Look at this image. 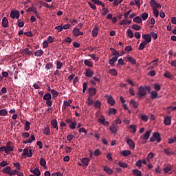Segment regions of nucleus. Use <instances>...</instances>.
<instances>
[{"label":"nucleus","mask_w":176,"mask_h":176,"mask_svg":"<svg viewBox=\"0 0 176 176\" xmlns=\"http://www.w3.org/2000/svg\"><path fill=\"white\" fill-rule=\"evenodd\" d=\"M43 100L45 102L47 107H52L53 105V101H52V94L50 93H47L43 96Z\"/></svg>","instance_id":"obj_1"},{"label":"nucleus","mask_w":176,"mask_h":176,"mask_svg":"<svg viewBox=\"0 0 176 176\" xmlns=\"http://www.w3.org/2000/svg\"><path fill=\"white\" fill-rule=\"evenodd\" d=\"M146 94H147V92H146V89H145V87H144L143 86H140V87L138 88L137 96L138 98H142V97H145Z\"/></svg>","instance_id":"obj_2"},{"label":"nucleus","mask_w":176,"mask_h":176,"mask_svg":"<svg viewBox=\"0 0 176 176\" xmlns=\"http://www.w3.org/2000/svg\"><path fill=\"white\" fill-rule=\"evenodd\" d=\"M6 148V153L7 155H9V153H10V152H13L14 151V148L12 146V142H8L6 144V146H5Z\"/></svg>","instance_id":"obj_3"},{"label":"nucleus","mask_w":176,"mask_h":176,"mask_svg":"<svg viewBox=\"0 0 176 176\" xmlns=\"http://www.w3.org/2000/svg\"><path fill=\"white\" fill-rule=\"evenodd\" d=\"M24 156H28V157H32V150H29L28 148H24L23 153L21 155V159H23V157Z\"/></svg>","instance_id":"obj_4"},{"label":"nucleus","mask_w":176,"mask_h":176,"mask_svg":"<svg viewBox=\"0 0 176 176\" xmlns=\"http://www.w3.org/2000/svg\"><path fill=\"white\" fill-rule=\"evenodd\" d=\"M150 6H151L153 10H157V8H162V4L157 3L155 0H151Z\"/></svg>","instance_id":"obj_5"},{"label":"nucleus","mask_w":176,"mask_h":176,"mask_svg":"<svg viewBox=\"0 0 176 176\" xmlns=\"http://www.w3.org/2000/svg\"><path fill=\"white\" fill-rule=\"evenodd\" d=\"M10 16L12 19H19L20 12L17 10H12Z\"/></svg>","instance_id":"obj_6"},{"label":"nucleus","mask_w":176,"mask_h":176,"mask_svg":"<svg viewBox=\"0 0 176 176\" xmlns=\"http://www.w3.org/2000/svg\"><path fill=\"white\" fill-rule=\"evenodd\" d=\"M126 144L129 145L130 149H134L135 148V144H134V142L129 138H126Z\"/></svg>","instance_id":"obj_7"},{"label":"nucleus","mask_w":176,"mask_h":176,"mask_svg":"<svg viewBox=\"0 0 176 176\" xmlns=\"http://www.w3.org/2000/svg\"><path fill=\"white\" fill-rule=\"evenodd\" d=\"M151 133H152V131H148L144 135L140 136V140H144V141L149 140V137H151Z\"/></svg>","instance_id":"obj_8"},{"label":"nucleus","mask_w":176,"mask_h":176,"mask_svg":"<svg viewBox=\"0 0 176 176\" xmlns=\"http://www.w3.org/2000/svg\"><path fill=\"white\" fill-rule=\"evenodd\" d=\"M85 75L87 78H91L94 75V72L90 69H86Z\"/></svg>","instance_id":"obj_9"},{"label":"nucleus","mask_w":176,"mask_h":176,"mask_svg":"<svg viewBox=\"0 0 176 176\" xmlns=\"http://www.w3.org/2000/svg\"><path fill=\"white\" fill-rule=\"evenodd\" d=\"M142 38L148 43H151V42H152V36H151V34H144L142 36Z\"/></svg>","instance_id":"obj_10"},{"label":"nucleus","mask_w":176,"mask_h":176,"mask_svg":"<svg viewBox=\"0 0 176 176\" xmlns=\"http://www.w3.org/2000/svg\"><path fill=\"white\" fill-rule=\"evenodd\" d=\"M90 162V159L87 157H85L81 159V163L84 167H87L89 166V162Z\"/></svg>","instance_id":"obj_11"},{"label":"nucleus","mask_w":176,"mask_h":176,"mask_svg":"<svg viewBox=\"0 0 176 176\" xmlns=\"http://www.w3.org/2000/svg\"><path fill=\"white\" fill-rule=\"evenodd\" d=\"M73 34L74 36H80V35H83V32H80V30H79L78 28H74L73 30Z\"/></svg>","instance_id":"obj_12"},{"label":"nucleus","mask_w":176,"mask_h":176,"mask_svg":"<svg viewBox=\"0 0 176 176\" xmlns=\"http://www.w3.org/2000/svg\"><path fill=\"white\" fill-rule=\"evenodd\" d=\"M109 131L111 133L116 134L118 133V126H116V125L112 124V125L111 126H109Z\"/></svg>","instance_id":"obj_13"},{"label":"nucleus","mask_w":176,"mask_h":176,"mask_svg":"<svg viewBox=\"0 0 176 176\" xmlns=\"http://www.w3.org/2000/svg\"><path fill=\"white\" fill-rule=\"evenodd\" d=\"M88 91L89 96L93 97V96H96V94L97 93V89H96V88L90 87L89 88Z\"/></svg>","instance_id":"obj_14"},{"label":"nucleus","mask_w":176,"mask_h":176,"mask_svg":"<svg viewBox=\"0 0 176 176\" xmlns=\"http://www.w3.org/2000/svg\"><path fill=\"white\" fill-rule=\"evenodd\" d=\"M118 58H119V56H113L111 59L109 60V64L113 67V65H115V63L118 61Z\"/></svg>","instance_id":"obj_15"},{"label":"nucleus","mask_w":176,"mask_h":176,"mask_svg":"<svg viewBox=\"0 0 176 176\" xmlns=\"http://www.w3.org/2000/svg\"><path fill=\"white\" fill-rule=\"evenodd\" d=\"M2 25L4 27V28H8V26L9 25V21H8V18L3 17L2 19Z\"/></svg>","instance_id":"obj_16"},{"label":"nucleus","mask_w":176,"mask_h":176,"mask_svg":"<svg viewBox=\"0 0 176 176\" xmlns=\"http://www.w3.org/2000/svg\"><path fill=\"white\" fill-rule=\"evenodd\" d=\"M164 123V124H166V126H170V124H171V117L170 116L165 117Z\"/></svg>","instance_id":"obj_17"},{"label":"nucleus","mask_w":176,"mask_h":176,"mask_svg":"<svg viewBox=\"0 0 176 176\" xmlns=\"http://www.w3.org/2000/svg\"><path fill=\"white\" fill-rule=\"evenodd\" d=\"M153 135H154V138L157 141V142H160L162 141V138H160V133L155 132Z\"/></svg>","instance_id":"obj_18"},{"label":"nucleus","mask_w":176,"mask_h":176,"mask_svg":"<svg viewBox=\"0 0 176 176\" xmlns=\"http://www.w3.org/2000/svg\"><path fill=\"white\" fill-rule=\"evenodd\" d=\"M120 153L124 157H127V156H130V155H131V152L130 151V150H124L121 151Z\"/></svg>","instance_id":"obj_19"},{"label":"nucleus","mask_w":176,"mask_h":176,"mask_svg":"<svg viewBox=\"0 0 176 176\" xmlns=\"http://www.w3.org/2000/svg\"><path fill=\"white\" fill-rule=\"evenodd\" d=\"M110 50L111 52V54L114 56V57H120V54H119V52H118L115 48H110Z\"/></svg>","instance_id":"obj_20"},{"label":"nucleus","mask_w":176,"mask_h":176,"mask_svg":"<svg viewBox=\"0 0 176 176\" xmlns=\"http://www.w3.org/2000/svg\"><path fill=\"white\" fill-rule=\"evenodd\" d=\"M151 97L153 100H155L156 98H159V94L156 91H152L151 93Z\"/></svg>","instance_id":"obj_21"},{"label":"nucleus","mask_w":176,"mask_h":176,"mask_svg":"<svg viewBox=\"0 0 176 176\" xmlns=\"http://www.w3.org/2000/svg\"><path fill=\"white\" fill-rule=\"evenodd\" d=\"M30 173H32V174H34V175H36V176L41 175V170H39V168H38L30 170Z\"/></svg>","instance_id":"obj_22"},{"label":"nucleus","mask_w":176,"mask_h":176,"mask_svg":"<svg viewBox=\"0 0 176 176\" xmlns=\"http://www.w3.org/2000/svg\"><path fill=\"white\" fill-rule=\"evenodd\" d=\"M91 1L94 2L95 5H100V6H102V8H105V3L100 0H91Z\"/></svg>","instance_id":"obj_23"},{"label":"nucleus","mask_w":176,"mask_h":176,"mask_svg":"<svg viewBox=\"0 0 176 176\" xmlns=\"http://www.w3.org/2000/svg\"><path fill=\"white\" fill-rule=\"evenodd\" d=\"M51 124L54 129H56V130H58V125L57 124V120L54 119L52 120Z\"/></svg>","instance_id":"obj_24"},{"label":"nucleus","mask_w":176,"mask_h":176,"mask_svg":"<svg viewBox=\"0 0 176 176\" xmlns=\"http://www.w3.org/2000/svg\"><path fill=\"white\" fill-rule=\"evenodd\" d=\"M107 102L108 104H110L111 107H113V105H115L116 104L115 100H113V98H112V96L108 97Z\"/></svg>","instance_id":"obj_25"},{"label":"nucleus","mask_w":176,"mask_h":176,"mask_svg":"<svg viewBox=\"0 0 176 176\" xmlns=\"http://www.w3.org/2000/svg\"><path fill=\"white\" fill-rule=\"evenodd\" d=\"M22 53L28 56H31V54H32V52H31L28 48H25L22 50Z\"/></svg>","instance_id":"obj_26"},{"label":"nucleus","mask_w":176,"mask_h":176,"mask_svg":"<svg viewBox=\"0 0 176 176\" xmlns=\"http://www.w3.org/2000/svg\"><path fill=\"white\" fill-rule=\"evenodd\" d=\"M98 35V28L95 27L92 30V36H94V38H96L97 37Z\"/></svg>","instance_id":"obj_27"},{"label":"nucleus","mask_w":176,"mask_h":176,"mask_svg":"<svg viewBox=\"0 0 176 176\" xmlns=\"http://www.w3.org/2000/svg\"><path fill=\"white\" fill-rule=\"evenodd\" d=\"M11 170L12 168H10V166H6L3 169V173H4L5 174H8V175H10Z\"/></svg>","instance_id":"obj_28"},{"label":"nucleus","mask_w":176,"mask_h":176,"mask_svg":"<svg viewBox=\"0 0 176 176\" xmlns=\"http://www.w3.org/2000/svg\"><path fill=\"white\" fill-rule=\"evenodd\" d=\"M77 124L76 121H73L69 124V127L71 129V130H75Z\"/></svg>","instance_id":"obj_29"},{"label":"nucleus","mask_w":176,"mask_h":176,"mask_svg":"<svg viewBox=\"0 0 176 176\" xmlns=\"http://www.w3.org/2000/svg\"><path fill=\"white\" fill-rule=\"evenodd\" d=\"M133 21L134 23H137L138 24H141L142 23V19L140 16H135L133 19Z\"/></svg>","instance_id":"obj_30"},{"label":"nucleus","mask_w":176,"mask_h":176,"mask_svg":"<svg viewBox=\"0 0 176 176\" xmlns=\"http://www.w3.org/2000/svg\"><path fill=\"white\" fill-rule=\"evenodd\" d=\"M42 54H43V50H36L34 52V56H36V57H41L42 56Z\"/></svg>","instance_id":"obj_31"},{"label":"nucleus","mask_w":176,"mask_h":176,"mask_svg":"<svg viewBox=\"0 0 176 176\" xmlns=\"http://www.w3.org/2000/svg\"><path fill=\"white\" fill-rule=\"evenodd\" d=\"M118 166H120V167H122V168H127V167H129V165L126 163L122 161H120L118 162Z\"/></svg>","instance_id":"obj_32"},{"label":"nucleus","mask_w":176,"mask_h":176,"mask_svg":"<svg viewBox=\"0 0 176 176\" xmlns=\"http://www.w3.org/2000/svg\"><path fill=\"white\" fill-rule=\"evenodd\" d=\"M0 116H8V111L6 109H2L0 110Z\"/></svg>","instance_id":"obj_33"},{"label":"nucleus","mask_w":176,"mask_h":176,"mask_svg":"<svg viewBox=\"0 0 176 176\" xmlns=\"http://www.w3.org/2000/svg\"><path fill=\"white\" fill-rule=\"evenodd\" d=\"M109 74H110L113 76H118V72L115 69H111L109 70Z\"/></svg>","instance_id":"obj_34"},{"label":"nucleus","mask_w":176,"mask_h":176,"mask_svg":"<svg viewBox=\"0 0 176 176\" xmlns=\"http://www.w3.org/2000/svg\"><path fill=\"white\" fill-rule=\"evenodd\" d=\"M133 173L134 174V175L136 176H142V172H141V170H138V169H135L133 170Z\"/></svg>","instance_id":"obj_35"},{"label":"nucleus","mask_w":176,"mask_h":176,"mask_svg":"<svg viewBox=\"0 0 176 176\" xmlns=\"http://www.w3.org/2000/svg\"><path fill=\"white\" fill-rule=\"evenodd\" d=\"M84 64L87 67H90L91 68H93V63L87 59L84 60Z\"/></svg>","instance_id":"obj_36"},{"label":"nucleus","mask_w":176,"mask_h":176,"mask_svg":"<svg viewBox=\"0 0 176 176\" xmlns=\"http://www.w3.org/2000/svg\"><path fill=\"white\" fill-rule=\"evenodd\" d=\"M104 171H105V173H107V174H112V173H113V170H112V169H111L108 166H105L104 168Z\"/></svg>","instance_id":"obj_37"},{"label":"nucleus","mask_w":176,"mask_h":176,"mask_svg":"<svg viewBox=\"0 0 176 176\" xmlns=\"http://www.w3.org/2000/svg\"><path fill=\"white\" fill-rule=\"evenodd\" d=\"M43 134H45V135H50V128L45 127Z\"/></svg>","instance_id":"obj_38"},{"label":"nucleus","mask_w":176,"mask_h":176,"mask_svg":"<svg viewBox=\"0 0 176 176\" xmlns=\"http://www.w3.org/2000/svg\"><path fill=\"white\" fill-rule=\"evenodd\" d=\"M51 94H52L53 98H56V97L58 96V92L54 89L51 90Z\"/></svg>","instance_id":"obj_39"},{"label":"nucleus","mask_w":176,"mask_h":176,"mask_svg":"<svg viewBox=\"0 0 176 176\" xmlns=\"http://www.w3.org/2000/svg\"><path fill=\"white\" fill-rule=\"evenodd\" d=\"M30 124L31 123L28 121H26L25 123V131H28L30 129Z\"/></svg>","instance_id":"obj_40"},{"label":"nucleus","mask_w":176,"mask_h":176,"mask_svg":"<svg viewBox=\"0 0 176 176\" xmlns=\"http://www.w3.org/2000/svg\"><path fill=\"white\" fill-rule=\"evenodd\" d=\"M89 57H91V58H92L94 61H98V60H100V58L97 57L96 54H89Z\"/></svg>","instance_id":"obj_41"},{"label":"nucleus","mask_w":176,"mask_h":176,"mask_svg":"<svg viewBox=\"0 0 176 176\" xmlns=\"http://www.w3.org/2000/svg\"><path fill=\"white\" fill-rule=\"evenodd\" d=\"M130 104L133 105V108H138V103L134 100H131Z\"/></svg>","instance_id":"obj_42"},{"label":"nucleus","mask_w":176,"mask_h":176,"mask_svg":"<svg viewBox=\"0 0 176 176\" xmlns=\"http://www.w3.org/2000/svg\"><path fill=\"white\" fill-rule=\"evenodd\" d=\"M32 141H35V135L34 134H32L30 138L28 140V144H32Z\"/></svg>","instance_id":"obj_43"},{"label":"nucleus","mask_w":176,"mask_h":176,"mask_svg":"<svg viewBox=\"0 0 176 176\" xmlns=\"http://www.w3.org/2000/svg\"><path fill=\"white\" fill-rule=\"evenodd\" d=\"M127 32L129 38H134V34L133 33V31L131 30L128 29Z\"/></svg>","instance_id":"obj_44"},{"label":"nucleus","mask_w":176,"mask_h":176,"mask_svg":"<svg viewBox=\"0 0 176 176\" xmlns=\"http://www.w3.org/2000/svg\"><path fill=\"white\" fill-rule=\"evenodd\" d=\"M109 113L110 115H116V110L115 108H109Z\"/></svg>","instance_id":"obj_45"},{"label":"nucleus","mask_w":176,"mask_h":176,"mask_svg":"<svg viewBox=\"0 0 176 176\" xmlns=\"http://www.w3.org/2000/svg\"><path fill=\"white\" fill-rule=\"evenodd\" d=\"M154 89L155 90H157V91H160V89H162V86L160 85L155 83L154 84Z\"/></svg>","instance_id":"obj_46"},{"label":"nucleus","mask_w":176,"mask_h":176,"mask_svg":"<svg viewBox=\"0 0 176 176\" xmlns=\"http://www.w3.org/2000/svg\"><path fill=\"white\" fill-rule=\"evenodd\" d=\"M148 13L144 12L142 14L141 16L143 20V21H145L148 19Z\"/></svg>","instance_id":"obj_47"},{"label":"nucleus","mask_w":176,"mask_h":176,"mask_svg":"<svg viewBox=\"0 0 176 176\" xmlns=\"http://www.w3.org/2000/svg\"><path fill=\"white\" fill-rule=\"evenodd\" d=\"M63 68V63L58 60L56 62V69H61Z\"/></svg>","instance_id":"obj_48"},{"label":"nucleus","mask_w":176,"mask_h":176,"mask_svg":"<svg viewBox=\"0 0 176 176\" xmlns=\"http://www.w3.org/2000/svg\"><path fill=\"white\" fill-rule=\"evenodd\" d=\"M102 16H106V14H108V12H109V10H108V8H105V7H103V8L102 9Z\"/></svg>","instance_id":"obj_49"},{"label":"nucleus","mask_w":176,"mask_h":176,"mask_svg":"<svg viewBox=\"0 0 176 176\" xmlns=\"http://www.w3.org/2000/svg\"><path fill=\"white\" fill-rule=\"evenodd\" d=\"M164 76H165V78H168V79H171V78H173V75H171V73L168 72H165Z\"/></svg>","instance_id":"obj_50"},{"label":"nucleus","mask_w":176,"mask_h":176,"mask_svg":"<svg viewBox=\"0 0 176 176\" xmlns=\"http://www.w3.org/2000/svg\"><path fill=\"white\" fill-rule=\"evenodd\" d=\"M133 30H135V31H140L141 30V27L137 24H134L132 25Z\"/></svg>","instance_id":"obj_51"},{"label":"nucleus","mask_w":176,"mask_h":176,"mask_svg":"<svg viewBox=\"0 0 176 176\" xmlns=\"http://www.w3.org/2000/svg\"><path fill=\"white\" fill-rule=\"evenodd\" d=\"M28 12H33V13H35L37 12V10L35 7H29L28 8Z\"/></svg>","instance_id":"obj_52"},{"label":"nucleus","mask_w":176,"mask_h":176,"mask_svg":"<svg viewBox=\"0 0 176 176\" xmlns=\"http://www.w3.org/2000/svg\"><path fill=\"white\" fill-rule=\"evenodd\" d=\"M40 164L42 166V167H45L46 166V160H45L44 158H41L40 159Z\"/></svg>","instance_id":"obj_53"},{"label":"nucleus","mask_w":176,"mask_h":176,"mask_svg":"<svg viewBox=\"0 0 176 176\" xmlns=\"http://www.w3.org/2000/svg\"><path fill=\"white\" fill-rule=\"evenodd\" d=\"M150 36H152L154 41H156V39H157V34H156L155 32H151Z\"/></svg>","instance_id":"obj_54"},{"label":"nucleus","mask_w":176,"mask_h":176,"mask_svg":"<svg viewBox=\"0 0 176 176\" xmlns=\"http://www.w3.org/2000/svg\"><path fill=\"white\" fill-rule=\"evenodd\" d=\"M175 142H176V135L168 139V144H175Z\"/></svg>","instance_id":"obj_55"},{"label":"nucleus","mask_w":176,"mask_h":176,"mask_svg":"<svg viewBox=\"0 0 176 176\" xmlns=\"http://www.w3.org/2000/svg\"><path fill=\"white\" fill-rule=\"evenodd\" d=\"M127 60L129 61V63H131V64H135V59H134V58L129 56L127 58Z\"/></svg>","instance_id":"obj_56"},{"label":"nucleus","mask_w":176,"mask_h":176,"mask_svg":"<svg viewBox=\"0 0 176 176\" xmlns=\"http://www.w3.org/2000/svg\"><path fill=\"white\" fill-rule=\"evenodd\" d=\"M104 121H105V116H102V118H98V122L99 123H101V124H102L104 122Z\"/></svg>","instance_id":"obj_57"},{"label":"nucleus","mask_w":176,"mask_h":176,"mask_svg":"<svg viewBox=\"0 0 176 176\" xmlns=\"http://www.w3.org/2000/svg\"><path fill=\"white\" fill-rule=\"evenodd\" d=\"M129 21V19H127V18H125L124 19H123L122 21H121V22L120 23V25H127V22Z\"/></svg>","instance_id":"obj_58"},{"label":"nucleus","mask_w":176,"mask_h":176,"mask_svg":"<svg viewBox=\"0 0 176 176\" xmlns=\"http://www.w3.org/2000/svg\"><path fill=\"white\" fill-rule=\"evenodd\" d=\"M136 166H137L139 168H141V167H142V160H139L136 162Z\"/></svg>","instance_id":"obj_59"},{"label":"nucleus","mask_w":176,"mask_h":176,"mask_svg":"<svg viewBox=\"0 0 176 176\" xmlns=\"http://www.w3.org/2000/svg\"><path fill=\"white\" fill-rule=\"evenodd\" d=\"M94 107H95V108H100V107H101V102H100L99 100H97L94 103Z\"/></svg>","instance_id":"obj_60"},{"label":"nucleus","mask_w":176,"mask_h":176,"mask_svg":"<svg viewBox=\"0 0 176 176\" xmlns=\"http://www.w3.org/2000/svg\"><path fill=\"white\" fill-rule=\"evenodd\" d=\"M24 35H26V36H29V38H32V36H34V34H32V32L31 31L24 32Z\"/></svg>","instance_id":"obj_61"},{"label":"nucleus","mask_w":176,"mask_h":176,"mask_svg":"<svg viewBox=\"0 0 176 176\" xmlns=\"http://www.w3.org/2000/svg\"><path fill=\"white\" fill-rule=\"evenodd\" d=\"M141 119L143 120V122H146L148 120V116L142 114L141 115Z\"/></svg>","instance_id":"obj_62"},{"label":"nucleus","mask_w":176,"mask_h":176,"mask_svg":"<svg viewBox=\"0 0 176 176\" xmlns=\"http://www.w3.org/2000/svg\"><path fill=\"white\" fill-rule=\"evenodd\" d=\"M170 151V148H165L164 150V153H166V155H167L168 156H170V155H171V151Z\"/></svg>","instance_id":"obj_63"},{"label":"nucleus","mask_w":176,"mask_h":176,"mask_svg":"<svg viewBox=\"0 0 176 176\" xmlns=\"http://www.w3.org/2000/svg\"><path fill=\"white\" fill-rule=\"evenodd\" d=\"M155 156V154L153 153H150L147 155V160H151V159H153V157Z\"/></svg>","instance_id":"obj_64"}]
</instances>
